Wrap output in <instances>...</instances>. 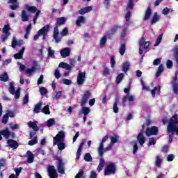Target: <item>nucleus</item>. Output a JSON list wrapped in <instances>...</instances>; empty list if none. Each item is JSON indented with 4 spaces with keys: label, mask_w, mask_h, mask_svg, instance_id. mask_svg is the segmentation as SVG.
<instances>
[{
    "label": "nucleus",
    "mask_w": 178,
    "mask_h": 178,
    "mask_svg": "<svg viewBox=\"0 0 178 178\" xmlns=\"http://www.w3.org/2000/svg\"><path fill=\"white\" fill-rule=\"evenodd\" d=\"M134 0H129L128 5L127 6L126 9H133L134 4L133 3Z\"/></svg>",
    "instance_id": "obj_55"
},
{
    "label": "nucleus",
    "mask_w": 178,
    "mask_h": 178,
    "mask_svg": "<svg viewBox=\"0 0 178 178\" xmlns=\"http://www.w3.org/2000/svg\"><path fill=\"white\" fill-rule=\"evenodd\" d=\"M106 44V35H104L101 40H100V47H102L103 45H105Z\"/></svg>",
    "instance_id": "obj_54"
},
{
    "label": "nucleus",
    "mask_w": 178,
    "mask_h": 178,
    "mask_svg": "<svg viewBox=\"0 0 178 178\" xmlns=\"http://www.w3.org/2000/svg\"><path fill=\"white\" fill-rule=\"evenodd\" d=\"M90 97H91V92L90 90H86L81 98V106H84L87 104Z\"/></svg>",
    "instance_id": "obj_10"
},
{
    "label": "nucleus",
    "mask_w": 178,
    "mask_h": 178,
    "mask_svg": "<svg viewBox=\"0 0 178 178\" xmlns=\"http://www.w3.org/2000/svg\"><path fill=\"white\" fill-rule=\"evenodd\" d=\"M90 112H91V110H90V108H88V107H83L82 108L81 113H83V115L87 116V115H88V113H90Z\"/></svg>",
    "instance_id": "obj_41"
},
{
    "label": "nucleus",
    "mask_w": 178,
    "mask_h": 178,
    "mask_svg": "<svg viewBox=\"0 0 178 178\" xmlns=\"http://www.w3.org/2000/svg\"><path fill=\"white\" fill-rule=\"evenodd\" d=\"M90 178H97V172L95 171H91Z\"/></svg>",
    "instance_id": "obj_63"
},
{
    "label": "nucleus",
    "mask_w": 178,
    "mask_h": 178,
    "mask_svg": "<svg viewBox=\"0 0 178 178\" xmlns=\"http://www.w3.org/2000/svg\"><path fill=\"white\" fill-rule=\"evenodd\" d=\"M124 77V74L123 73L118 74L115 79L116 84H119L122 83Z\"/></svg>",
    "instance_id": "obj_31"
},
{
    "label": "nucleus",
    "mask_w": 178,
    "mask_h": 178,
    "mask_svg": "<svg viewBox=\"0 0 178 178\" xmlns=\"http://www.w3.org/2000/svg\"><path fill=\"white\" fill-rule=\"evenodd\" d=\"M9 91L12 95H15V92H16L15 91V86H13V83H10Z\"/></svg>",
    "instance_id": "obj_53"
},
{
    "label": "nucleus",
    "mask_w": 178,
    "mask_h": 178,
    "mask_svg": "<svg viewBox=\"0 0 178 178\" xmlns=\"http://www.w3.org/2000/svg\"><path fill=\"white\" fill-rule=\"evenodd\" d=\"M119 52L120 55H124V52H126V44H122L120 47Z\"/></svg>",
    "instance_id": "obj_39"
},
{
    "label": "nucleus",
    "mask_w": 178,
    "mask_h": 178,
    "mask_svg": "<svg viewBox=\"0 0 178 178\" xmlns=\"http://www.w3.org/2000/svg\"><path fill=\"white\" fill-rule=\"evenodd\" d=\"M133 145V154L136 155L137 154V151H138V145H137V142L136 140L132 141Z\"/></svg>",
    "instance_id": "obj_36"
},
{
    "label": "nucleus",
    "mask_w": 178,
    "mask_h": 178,
    "mask_svg": "<svg viewBox=\"0 0 178 178\" xmlns=\"http://www.w3.org/2000/svg\"><path fill=\"white\" fill-rule=\"evenodd\" d=\"M22 22H29V15L25 10L22 11Z\"/></svg>",
    "instance_id": "obj_32"
},
{
    "label": "nucleus",
    "mask_w": 178,
    "mask_h": 178,
    "mask_svg": "<svg viewBox=\"0 0 178 178\" xmlns=\"http://www.w3.org/2000/svg\"><path fill=\"white\" fill-rule=\"evenodd\" d=\"M42 106V103H38L35 104L33 108L34 113H40V111H41Z\"/></svg>",
    "instance_id": "obj_27"
},
{
    "label": "nucleus",
    "mask_w": 178,
    "mask_h": 178,
    "mask_svg": "<svg viewBox=\"0 0 178 178\" xmlns=\"http://www.w3.org/2000/svg\"><path fill=\"white\" fill-rule=\"evenodd\" d=\"M63 138H65V131H60L57 134V135L55 137H54L53 145H56V144L62 141Z\"/></svg>",
    "instance_id": "obj_7"
},
{
    "label": "nucleus",
    "mask_w": 178,
    "mask_h": 178,
    "mask_svg": "<svg viewBox=\"0 0 178 178\" xmlns=\"http://www.w3.org/2000/svg\"><path fill=\"white\" fill-rule=\"evenodd\" d=\"M129 69H130V63L129 61L124 63L122 65V72H124L126 73L127 72H129Z\"/></svg>",
    "instance_id": "obj_26"
},
{
    "label": "nucleus",
    "mask_w": 178,
    "mask_h": 178,
    "mask_svg": "<svg viewBox=\"0 0 178 178\" xmlns=\"http://www.w3.org/2000/svg\"><path fill=\"white\" fill-rule=\"evenodd\" d=\"M28 126L31 129H33V131H38L40 130V128L37 125V122L30 121L28 122Z\"/></svg>",
    "instance_id": "obj_16"
},
{
    "label": "nucleus",
    "mask_w": 178,
    "mask_h": 178,
    "mask_svg": "<svg viewBox=\"0 0 178 178\" xmlns=\"http://www.w3.org/2000/svg\"><path fill=\"white\" fill-rule=\"evenodd\" d=\"M54 76L57 80L60 79V72H59V70H55Z\"/></svg>",
    "instance_id": "obj_62"
},
{
    "label": "nucleus",
    "mask_w": 178,
    "mask_h": 178,
    "mask_svg": "<svg viewBox=\"0 0 178 178\" xmlns=\"http://www.w3.org/2000/svg\"><path fill=\"white\" fill-rule=\"evenodd\" d=\"M119 29H122L121 26L119 25H114L110 31V34L111 35H115V34H116V33H118V30H119Z\"/></svg>",
    "instance_id": "obj_21"
},
{
    "label": "nucleus",
    "mask_w": 178,
    "mask_h": 178,
    "mask_svg": "<svg viewBox=\"0 0 178 178\" xmlns=\"http://www.w3.org/2000/svg\"><path fill=\"white\" fill-rule=\"evenodd\" d=\"M58 149H60V151H62L63 149H65V148H66V145L65 144V143H58Z\"/></svg>",
    "instance_id": "obj_51"
},
{
    "label": "nucleus",
    "mask_w": 178,
    "mask_h": 178,
    "mask_svg": "<svg viewBox=\"0 0 178 178\" xmlns=\"http://www.w3.org/2000/svg\"><path fill=\"white\" fill-rule=\"evenodd\" d=\"M105 152V149H104V145L102 144L99 145L98 148V154L99 156H104V153Z\"/></svg>",
    "instance_id": "obj_33"
},
{
    "label": "nucleus",
    "mask_w": 178,
    "mask_h": 178,
    "mask_svg": "<svg viewBox=\"0 0 178 178\" xmlns=\"http://www.w3.org/2000/svg\"><path fill=\"white\" fill-rule=\"evenodd\" d=\"M41 112H42V113H44V115H51V111H49V106H44V108L42 109Z\"/></svg>",
    "instance_id": "obj_35"
},
{
    "label": "nucleus",
    "mask_w": 178,
    "mask_h": 178,
    "mask_svg": "<svg viewBox=\"0 0 178 178\" xmlns=\"http://www.w3.org/2000/svg\"><path fill=\"white\" fill-rule=\"evenodd\" d=\"M49 25H46L40 29V35H42L43 40L47 38V33L49 31Z\"/></svg>",
    "instance_id": "obj_13"
},
{
    "label": "nucleus",
    "mask_w": 178,
    "mask_h": 178,
    "mask_svg": "<svg viewBox=\"0 0 178 178\" xmlns=\"http://www.w3.org/2000/svg\"><path fill=\"white\" fill-rule=\"evenodd\" d=\"M124 92H125V94H127V95L122 97V106H126V102H127V101H129V102H134V96L130 95V89L129 88H125L124 89Z\"/></svg>",
    "instance_id": "obj_3"
},
{
    "label": "nucleus",
    "mask_w": 178,
    "mask_h": 178,
    "mask_svg": "<svg viewBox=\"0 0 178 178\" xmlns=\"http://www.w3.org/2000/svg\"><path fill=\"white\" fill-rule=\"evenodd\" d=\"M168 133H172L169 135V143H172L173 141V134L176 133L177 136H178V115L175 114L172 116V118L169 120L168 125L167 127Z\"/></svg>",
    "instance_id": "obj_1"
},
{
    "label": "nucleus",
    "mask_w": 178,
    "mask_h": 178,
    "mask_svg": "<svg viewBox=\"0 0 178 178\" xmlns=\"http://www.w3.org/2000/svg\"><path fill=\"white\" fill-rule=\"evenodd\" d=\"M7 144L8 147H10V148H13V149H17L19 147V143L13 139H8L7 140Z\"/></svg>",
    "instance_id": "obj_12"
},
{
    "label": "nucleus",
    "mask_w": 178,
    "mask_h": 178,
    "mask_svg": "<svg viewBox=\"0 0 178 178\" xmlns=\"http://www.w3.org/2000/svg\"><path fill=\"white\" fill-rule=\"evenodd\" d=\"M159 20V16L158 15V13H154V16L152 19V20L150 21V24L152 25L155 24V23H156Z\"/></svg>",
    "instance_id": "obj_24"
},
{
    "label": "nucleus",
    "mask_w": 178,
    "mask_h": 178,
    "mask_svg": "<svg viewBox=\"0 0 178 178\" xmlns=\"http://www.w3.org/2000/svg\"><path fill=\"white\" fill-rule=\"evenodd\" d=\"M116 165L115 163H111L108 164L104 170V176H109L111 175H115L116 173Z\"/></svg>",
    "instance_id": "obj_4"
},
{
    "label": "nucleus",
    "mask_w": 178,
    "mask_h": 178,
    "mask_svg": "<svg viewBox=\"0 0 178 178\" xmlns=\"http://www.w3.org/2000/svg\"><path fill=\"white\" fill-rule=\"evenodd\" d=\"M47 172L50 178H58V172L55 169V166L50 165L48 168Z\"/></svg>",
    "instance_id": "obj_9"
},
{
    "label": "nucleus",
    "mask_w": 178,
    "mask_h": 178,
    "mask_svg": "<svg viewBox=\"0 0 178 178\" xmlns=\"http://www.w3.org/2000/svg\"><path fill=\"white\" fill-rule=\"evenodd\" d=\"M9 80V76H8L7 72H4V74L0 75V81H3L4 83H6Z\"/></svg>",
    "instance_id": "obj_30"
},
{
    "label": "nucleus",
    "mask_w": 178,
    "mask_h": 178,
    "mask_svg": "<svg viewBox=\"0 0 178 178\" xmlns=\"http://www.w3.org/2000/svg\"><path fill=\"white\" fill-rule=\"evenodd\" d=\"M38 138H37V136H34L33 139L28 142V145L33 147V145H35V144H38Z\"/></svg>",
    "instance_id": "obj_28"
},
{
    "label": "nucleus",
    "mask_w": 178,
    "mask_h": 178,
    "mask_svg": "<svg viewBox=\"0 0 178 178\" xmlns=\"http://www.w3.org/2000/svg\"><path fill=\"white\" fill-rule=\"evenodd\" d=\"M74 178H86L84 176V172L83 170L79 171L75 176Z\"/></svg>",
    "instance_id": "obj_52"
},
{
    "label": "nucleus",
    "mask_w": 178,
    "mask_h": 178,
    "mask_svg": "<svg viewBox=\"0 0 178 178\" xmlns=\"http://www.w3.org/2000/svg\"><path fill=\"white\" fill-rule=\"evenodd\" d=\"M26 155L28 156V159H27L28 163H33L34 162V154L31 152V151L28 150L26 152Z\"/></svg>",
    "instance_id": "obj_18"
},
{
    "label": "nucleus",
    "mask_w": 178,
    "mask_h": 178,
    "mask_svg": "<svg viewBox=\"0 0 178 178\" xmlns=\"http://www.w3.org/2000/svg\"><path fill=\"white\" fill-rule=\"evenodd\" d=\"M83 159L84 161H86V162H91L92 161V156H91V154H90V153H86L84 155Z\"/></svg>",
    "instance_id": "obj_38"
},
{
    "label": "nucleus",
    "mask_w": 178,
    "mask_h": 178,
    "mask_svg": "<svg viewBox=\"0 0 178 178\" xmlns=\"http://www.w3.org/2000/svg\"><path fill=\"white\" fill-rule=\"evenodd\" d=\"M159 133V128L156 126H152L150 128H147L145 131L147 137H151V136H158Z\"/></svg>",
    "instance_id": "obj_5"
},
{
    "label": "nucleus",
    "mask_w": 178,
    "mask_h": 178,
    "mask_svg": "<svg viewBox=\"0 0 178 178\" xmlns=\"http://www.w3.org/2000/svg\"><path fill=\"white\" fill-rule=\"evenodd\" d=\"M163 70H165V68L163 67V64H161L157 69V72L156 73V77H159V76L162 74V72H163Z\"/></svg>",
    "instance_id": "obj_25"
},
{
    "label": "nucleus",
    "mask_w": 178,
    "mask_h": 178,
    "mask_svg": "<svg viewBox=\"0 0 178 178\" xmlns=\"http://www.w3.org/2000/svg\"><path fill=\"white\" fill-rule=\"evenodd\" d=\"M40 92L41 95H47V94H48V90L47 88H45V87H41L40 88Z\"/></svg>",
    "instance_id": "obj_50"
},
{
    "label": "nucleus",
    "mask_w": 178,
    "mask_h": 178,
    "mask_svg": "<svg viewBox=\"0 0 178 178\" xmlns=\"http://www.w3.org/2000/svg\"><path fill=\"white\" fill-rule=\"evenodd\" d=\"M81 23L84 24L86 23V18L83 16H79L78 19L76 21V25L78 27H80L81 26Z\"/></svg>",
    "instance_id": "obj_19"
},
{
    "label": "nucleus",
    "mask_w": 178,
    "mask_h": 178,
    "mask_svg": "<svg viewBox=\"0 0 178 178\" xmlns=\"http://www.w3.org/2000/svg\"><path fill=\"white\" fill-rule=\"evenodd\" d=\"M103 76L105 77H108V76H111V72H109V69L108 67H105L103 70Z\"/></svg>",
    "instance_id": "obj_47"
},
{
    "label": "nucleus",
    "mask_w": 178,
    "mask_h": 178,
    "mask_svg": "<svg viewBox=\"0 0 178 178\" xmlns=\"http://www.w3.org/2000/svg\"><path fill=\"white\" fill-rule=\"evenodd\" d=\"M173 55L175 56V58H178V48H175L173 50Z\"/></svg>",
    "instance_id": "obj_64"
},
{
    "label": "nucleus",
    "mask_w": 178,
    "mask_h": 178,
    "mask_svg": "<svg viewBox=\"0 0 178 178\" xmlns=\"http://www.w3.org/2000/svg\"><path fill=\"white\" fill-rule=\"evenodd\" d=\"M86 81V72H80L78 74L76 83L78 86H83Z\"/></svg>",
    "instance_id": "obj_8"
},
{
    "label": "nucleus",
    "mask_w": 178,
    "mask_h": 178,
    "mask_svg": "<svg viewBox=\"0 0 178 178\" xmlns=\"http://www.w3.org/2000/svg\"><path fill=\"white\" fill-rule=\"evenodd\" d=\"M92 10V6H87L83 8H81L79 11V15H86V13H88V12H91Z\"/></svg>",
    "instance_id": "obj_17"
},
{
    "label": "nucleus",
    "mask_w": 178,
    "mask_h": 178,
    "mask_svg": "<svg viewBox=\"0 0 178 178\" xmlns=\"http://www.w3.org/2000/svg\"><path fill=\"white\" fill-rule=\"evenodd\" d=\"M118 104H119V99L116 98L113 106V111L114 113H119V107H118Z\"/></svg>",
    "instance_id": "obj_22"
},
{
    "label": "nucleus",
    "mask_w": 178,
    "mask_h": 178,
    "mask_svg": "<svg viewBox=\"0 0 178 178\" xmlns=\"http://www.w3.org/2000/svg\"><path fill=\"white\" fill-rule=\"evenodd\" d=\"M161 165H162V159L161 158V156H156L155 166H156L157 168H159Z\"/></svg>",
    "instance_id": "obj_34"
},
{
    "label": "nucleus",
    "mask_w": 178,
    "mask_h": 178,
    "mask_svg": "<svg viewBox=\"0 0 178 178\" xmlns=\"http://www.w3.org/2000/svg\"><path fill=\"white\" fill-rule=\"evenodd\" d=\"M8 120H9V117L8 116V114H5L3 116L1 122H2V123H3V124H6V123H8Z\"/></svg>",
    "instance_id": "obj_57"
},
{
    "label": "nucleus",
    "mask_w": 178,
    "mask_h": 178,
    "mask_svg": "<svg viewBox=\"0 0 178 178\" xmlns=\"http://www.w3.org/2000/svg\"><path fill=\"white\" fill-rule=\"evenodd\" d=\"M161 60H162V58H156L153 61V65L154 66H158L159 65L161 64Z\"/></svg>",
    "instance_id": "obj_58"
},
{
    "label": "nucleus",
    "mask_w": 178,
    "mask_h": 178,
    "mask_svg": "<svg viewBox=\"0 0 178 178\" xmlns=\"http://www.w3.org/2000/svg\"><path fill=\"white\" fill-rule=\"evenodd\" d=\"M156 144V139L155 138H150L149 139V143L147 144L148 147H151V145H155Z\"/></svg>",
    "instance_id": "obj_45"
},
{
    "label": "nucleus",
    "mask_w": 178,
    "mask_h": 178,
    "mask_svg": "<svg viewBox=\"0 0 178 178\" xmlns=\"http://www.w3.org/2000/svg\"><path fill=\"white\" fill-rule=\"evenodd\" d=\"M126 35H127V28H124L120 35V40H122V41H123V40H124V38H126Z\"/></svg>",
    "instance_id": "obj_40"
},
{
    "label": "nucleus",
    "mask_w": 178,
    "mask_h": 178,
    "mask_svg": "<svg viewBox=\"0 0 178 178\" xmlns=\"http://www.w3.org/2000/svg\"><path fill=\"white\" fill-rule=\"evenodd\" d=\"M0 134L3 136L5 138H9L10 137V132L8 129H3L0 131Z\"/></svg>",
    "instance_id": "obj_23"
},
{
    "label": "nucleus",
    "mask_w": 178,
    "mask_h": 178,
    "mask_svg": "<svg viewBox=\"0 0 178 178\" xmlns=\"http://www.w3.org/2000/svg\"><path fill=\"white\" fill-rule=\"evenodd\" d=\"M60 55L62 58H67V56H70V48L66 47L60 51Z\"/></svg>",
    "instance_id": "obj_14"
},
{
    "label": "nucleus",
    "mask_w": 178,
    "mask_h": 178,
    "mask_svg": "<svg viewBox=\"0 0 178 178\" xmlns=\"http://www.w3.org/2000/svg\"><path fill=\"white\" fill-rule=\"evenodd\" d=\"M58 67L66 69V70H72V66L65 62H61L58 65Z\"/></svg>",
    "instance_id": "obj_20"
},
{
    "label": "nucleus",
    "mask_w": 178,
    "mask_h": 178,
    "mask_svg": "<svg viewBox=\"0 0 178 178\" xmlns=\"http://www.w3.org/2000/svg\"><path fill=\"white\" fill-rule=\"evenodd\" d=\"M162 37H163V34H160L156 40V42L154 44V47H158V44H161V41H162Z\"/></svg>",
    "instance_id": "obj_46"
},
{
    "label": "nucleus",
    "mask_w": 178,
    "mask_h": 178,
    "mask_svg": "<svg viewBox=\"0 0 178 178\" xmlns=\"http://www.w3.org/2000/svg\"><path fill=\"white\" fill-rule=\"evenodd\" d=\"M26 10L31 13H35L38 10L37 7L35 6H26Z\"/></svg>",
    "instance_id": "obj_43"
},
{
    "label": "nucleus",
    "mask_w": 178,
    "mask_h": 178,
    "mask_svg": "<svg viewBox=\"0 0 178 178\" xmlns=\"http://www.w3.org/2000/svg\"><path fill=\"white\" fill-rule=\"evenodd\" d=\"M145 129V125H142V131L138 134L137 140L140 145H143L145 143V137H144V129Z\"/></svg>",
    "instance_id": "obj_6"
},
{
    "label": "nucleus",
    "mask_w": 178,
    "mask_h": 178,
    "mask_svg": "<svg viewBox=\"0 0 178 178\" xmlns=\"http://www.w3.org/2000/svg\"><path fill=\"white\" fill-rule=\"evenodd\" d=\"M172 84L173 92L177 95L178 94V83L175 82V81H171Z\"/></svg>",
    "instance_id": "obj_29"
},
{
    "label": "nucleus",
    "mask_w": 178,
    "mask_h": 178,
    "mask_svg": "<svg viewBox=\"0 0 178 178\" xmlns=\"http://www.w3.org/2000/svg\"><path fill=\"white\" fill-rule=\"evenodd\" d=\"M140 83L143 86V90H145L146 91H149V86H145V83H144V81L141 80Z\"/></svg>",
    "instance_id": "obj_60"
},
{
    "label": "nucleus",
    "mask_w": 178,
    "mask_h": 178,
    "mask_svg": "<svg viewBox=\"0 0 178 178\" xmlns=\"http://www.w3.org/2000/svg\"><path fill=\"white\" fill-rule=\"evenodd\" d=\"M156 91H158L159 92V91H161V86H158L154 88L153 90H152V95L153 97V98H155V95L156 94Z\"/></svg>",
    "instance_id": "obj_37"
},
{
    "label": "nucleus",
    "mask_w": 178,
    "mask_h": 178,
    "mask_svg": "<svg viewBox=\"0 0 178 178\" xmlns=\"http://www.w3.org/2000/svg\"><path fill=\"white\" fill-rule=\"evenodd\" d=\"M151 15H152V10L151 9V8H147L145 13V16L143 17V20L144 22H147V20H149V18L151 17Z\"/></svg>",
    "instance_id": "obj_15"
},
{
    "label": "nucleus",
    "mask_w": 178,
    "mask_h": 178,
    "mask_svg": "<svg viewBox=\"0 0 178 178\" xmlns=\"http://www.w3.org/2000/svg\"><path fill=\"white\" fill-rule=\"evenodd\" d=\"M38 67V63L36 60L33 61L31 68H28L26 70L25 74H31L34 73L37 70V67Z\"/></svg>",
    "instance_id": "obj_11"
},
{
    "label": "nucleus",
    "mask_w": 178,
    "mask_h": 178,
    "mask_svg": "<svg viewBox=\"0 0 178 178\" xmlns=\"http://www.w3.org/2000/svg\"><path fill=\"white\" fill-rule=\"evenodd\" d=\"M63 84H65V86H70V85L72 84V80L64 79L63 80Z\"/></svg>",
    "instance_id": "obj_61"
},
{
    "label": "nucleus",
    "mask_w": 178,
    "mask_h": 178,
    "mask_svg": "<svg viewBox=\"0 0 178 178\" xmlns=\"http://www.w3.org/2000/svg\"><path fill=\"white\" fill-rule=\"evenodd\" d=\"M62 37H66V35H67V34H69V29H67V27L64 28L61 33H60Z\"/></svg>",
    "instance_id": "obj_49"
},
{
    "label": "nucleus",
    "mask_w": 178,
    "mask_h": 178,
    "mask_svg": "<svg viewBox=\"0 0 178 178\" xmlns=\"http://www.w3.org/2000/svg\"><path fill=\"white\" fill-rule=\"evenodd\" d=\"M65 23H66V17H61L57 18V22L54 29L53 35V38L55 40V42H56V44L60 42L61 41V38L59 37V29L58 28V26H63V24H65Z\"/></svg>",
    "instance_id": "obj_2"
},
{
    "label": "nucleus",
    "mask_w": 178,
    "mask_h": 178,
    "mask_svg": "<svg viewBox=\"0 0 178 178\" xmlns=\"http://www.w3.org/2000/svg\"><path fill=\"white\" fill-rule=\"evenodd\" d=\"M9 30H10V26H9V24H6L3 28V33L4 34H10V32H9Z\"/></svg>",
    "instance_id": "obj_42"
},
{
    "label": "nucleus",
    "mask_w": 178,
    "mask_h": 178,
    "mask_svg": "<svg viewBox=\"0 0 178 178\" xmlns=\"http://www.w3.org/2000/svg\"><path fill=\"white\" fill-rule=\"evenodd\" d=\"M127 13L125 15V20L127 22H129V20H130V17L131 16V9L128 8L127 9Z\"/></svg>",
    "instance_id": "obj_44"
},
{
    "label": "nucleus",
    "mask_w": 178,
    "mask_h": 178,
    "mask_svg": "<svg viewBox=\"0 0 178 178\" xmlns=\"http://www.w3.org/2000/svg\"><path fill=\"white\" fill-rule=\"evenodd\" d=\"M23 104L24 105H27V104H29V94L24 95L23 99Z\"/></svg>",
    "instance_id": "obj_59"
},
{
    "label": "nucleus",
    "mask_w": 178,
    "mask_h": 178,
    "mask_svg": "<svg viewBox=\"0 0 178 178\" xmlns=\"http://www.w3.org/2000/svg\"><path fill=\"white\" fill-rule=\"evenodd\" d=\"M55 124V119L50 118L47 120V127H52V126Z\"/></svg>",
    "instance_id": "obj_48"
},
{
    "label": "nucleus",
    "mask_w": 178,
    "mask_h": 178,
    "mask_svg": "<svg viewBox=\"0 0 178 178\" xmlns=\"http://www.w3.org/2000/svg\"><path fill=\"white\" fill-rule=\"evenodd\" d=\"M167 69H172L173 67V61L168 60L166 62Z\"/></svg>",
    "instance_id": "obj_56"
}]
</instances>
